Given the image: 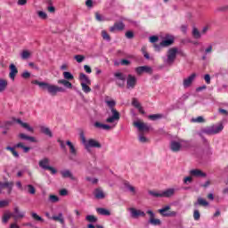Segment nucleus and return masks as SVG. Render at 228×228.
Instances as JSON below:
<instances>
[{
	"label": "nucleus",
	"instance_id": "1",
	"mask_svg": "<svg viewBox=\"0 0 228 228\" xmlns=\"http://www.w3.org/2000/svg\"><path fill=\"white\" fill-rule=\"evenodd\" d=\"M32 85H37V86L41 87L42 90H46L50 95L53 97L58 94V92L64 93L65 88L60 87L55 85H52L46 82H40L38 80H33Z\"/></svg>",
	"mask_w": 228,
	"mask_h": 228
},
{
	"label": "nucleus",
	"instance_id": "2",
	"mask_svg": "<svg viewBox=\"0 0 228 228\" xmlns=\"http://www.w3.org/2000/svg\"><path fill=\"white\" fill-rule=\"evenodd\" d=\"M79 136H80L81 143L84 144V147L86 151H87V152H90L91 149H101V147H102L101 142H99V141L95 139H89L88 141H86V137L85 136V132L83 131L79 133Z\"/></svg>",
	"mask_w": 228,
	"mask_h": 228
},
{
	"label": "nucleus",
	"instance_id": "3",
	"mask_svg": "<svg viewBox=\"0 0 228 228\" xmlns=\"http://www.w3.org/2000/svg\"><path fill=\"white\" fill-rule=\"evenodd\" d=\"M105 102L107 106H109L112 113V116L109 117L106 119L107 124H113V122H118L120 120V113L117 111V109H115V106H117V102H115V100H106Z\"/></svg>",
	"mask_w": 228,
	"mask_h": 228
},
{
	"label": "nucleus",
	"instance_id": "4",
	"mask_svg": "<svg viewBox=\"0 0 228 228\" xmlns=\"http://www.w3.org/2000/svg\"><path fill=\"white\" fill-rule=\"evenodd\" d=\"M222 131H224V125L222 123L218 125H213L211 126H207L201 129V133L208 135L218 134V133H222Z\"/></svg>",
	"mask_w": 228,
	"mask_h": 228
},
{
	"label": "nucleus",
	"instance_id": "5",
	"mask_svg": "<svg viewBox=\"0 0 228 228\" xmlns=\"http://www.w3.org/2000/svg\"><path fill=\"white\" fill-rule=\"evenodd\" d=\"M190 145H191L190 141H184V140H180V142L171 141L170 150L173 152H179V151H181V147H184L185 149H189Z\"/></svg>",
	"mask_w": 228,
	"mask_h": 228
},
{
	"label": "nucleus",
	"instance_id": "6",
	"mask_svg": "<svg viewBox=\"0 0 228 228\" xmlns=\"http://www.w3.org/2000/svg\"><path fill=\"white\" fill-rule=\"evenodd\" d=\"M175 193V189H167L162 192H158V191H149V195H151V197H155L156 199H159L161 197H172Z\"/></svg>",
	"mask_w": 228,
	"mask_h": 228
},
{
	"label": "nucleus",
	"instance_id": "7",
	"mask_svg": "<svg viewBox=\"0 0 228 228\" xmlns=\"http://www.w3.org/2000/svg\"><path fill=\"white\" fill-rule=\"evenodd\" d=\"M177 53H179V49L173 47L167 51V58L164 60L165 63L167 65H173L174 61H175V58H177Z\"/></svg>",
	"mask_w": 228,
	"mask_h": 228
},
{
	"label": "nucleus",
	"instance_id": "8",
	"mask_svg": "<svg viewBox=\"0 0 228 228\" xmlns=\"http://www.w3.org/2000/svg\"><path fill=\"white\" fill-rule=\"evenodd\" d=\"M12 218H13L14 222H19V220H22L24 216H26V212L20 211L19 207H15L13 208V212L11 213Z\"/></svg>",
	"mask_w": 228,
	"mask_h": 228
},
{
	"label": "nucleus",
	"instance_id": "9",
	"mask_svg": "<svg viewBox=\"0 0 228 228\" xmlns=\"http://www.w3.org/2000/svg\"><path fill=\"white\" fill-rule=\"evenodd\" d=\"M203 148L200 152H202L203 156H209L211 154V147L209 146V141L206 137L202 136Z\"/></svg>",
	"mask_w": 228,
	"mask_h": 228
},
{
	"label": "nucleus",
	"instance_id": "10",
	"mask_svg": "<svg viewBox=\"0 0 228 228\" xmlns=\"http://www.w3.org/2000/svg\"><path fill=\"white\" fill-rule=\"evenodd\" d=\"M172 44H174V37H170L169 38L164 39L159 45L155 44L154 47L156 51H159L161 47H168V45H172Z\"/></svg>",
	"mask_w": 228,
	"mask_h": 228
},
{
	"label": "nucleus",
	"instance_id": "11",
	"mask_svg": "<svg viewBox=\"0 0 228 228\" xmlns=\"http://www.w3.org/2000/svg\"><path fill=\"white\" fill-rule=\"evenodd\" d=\"M159 213L162 216H177V212L170 211V206H168V205L160 208V209H159Z\"/></svg>",
	"mask_w": 228,
	"mask_h": 228
},
{
	"label": "nucleus",
	"instance_id": "12",
	"mask_svg": "<svg viewBox=\"0 0 228 228\" xmlns=\"http://www.w3.org/2000/svg\"><path fill=\"white\" fill-rule=\"evenodd\" d=\"M14 184L15 183H13V182L3 183L0 181V191H3V190H4V188H6L8 195H12V191H13Z\"/></svg>",
	"mask_w": 228,
	"mask_h": 228
},
{
	"label": "nucleus",
	"instance_id": "13",
	"mask_svg": "<svg viewBox=\"0 0 228 228\" xmlns=\"http://www.w3.org/2000/svg\"><path fill=\"white\" fill-rule=\"evenodd\" d=\"M114 77L118 79V82H117L118 86L122 88L126 83V75L121 72H117L114 74Z\"/></svg>",
	"mask_w": 228,
	"mask_h": 228
},
{
	"label": "nucleus",
	"instance_id": "14",
	"mask_svg": "<svg viewBox=\"0 0 228 228\" xmlns=\"http://www.w3.org/2000/svg\"><path fill=\"white\" fill-rule=\"evenodd\" d=\"M136 82H137L136 77L129 74L126 78V88L128 90L129 89L133 90V88L136 86Z\"/></svg>",
	"mask_w": 228,
	"mask_h": 228
},
{
	"label": "nucleus",
	"instance_id": "15",
	"mask_svg": "<svg viewBox=\"0 0 228 228\" xmlns=\"http://www.w3.org/2000/svg\"><path fill=\"white\" fill-rule=\"evenodd\" d=\"M13 122H17V124H20L23 129H26L28 131V133H35V129L32 126H29V124L24 123L20 118H12Z\"/></svg>",
	"mask_w": 228,
	"mask_h": 228
},
{
	"label": "nucleus",
	"instance_id": "16",
	"mask_svg": "<svg viewBox=\"0 0 228 228\" xmlns=\"http://www.w3.org/2000/svg\"><path fill=\"white\" fill-rule=\"evenodd\" d=\"M134 126L140 131V133H142V131H150L151 126H149L147 124L140 121H135L134 123Z\"/></svg>",
	"mask_w": 228,
	"mask_h": 228
},
{
	"label": "nucleus",
	"instance_id": "17",
	"mask_svg": "<svg viewBox=\"0 0 228 228\" xmlns=\"http://www.w3.org/2000/svg\"><path fill=\"white\" fill-rule=\"evenodd\" d=\"M135 72L139 76L143 74V72H146V74H152V68L149 66H140L135 68Z\"/></svg>",
	"mask_w": 228,
	"mask_h": 228
},
{
	"label": "nucleus",
	"instance_id": "18",
	"mask_svg": "<svg viewBox=\"0 0 228 228\" xmlns=\"http://www.w3.org/2000/svg\"><path fill=\"white\" fill-rule=\"evenodd\" d=\"M94 126L96 127V129H103V131H111V129L115 127V125L110 126V125L102 124L99 121H96L94 122Z\"/></svg>",
	"mask_w": 228,
	"mask_h": 228
},
{
	"label": "nucleus",
	"instance_id": "19",
	"mask_svg": "<svg viewBox=\"0 0 228 228\" xmlns=\"http://www.w3.org/2000/svg\"><path fill=\"white\" fill-rule=\"evenodd\" d=\"M132 218H139V216H145V212L138 210L134 208H129Z\"/></svg>",
	"mask_w": 228,
	"mask_h": 228
},
{
	"label": "nucleus",
	"instance_id": "20",
	"mask_svg": "<svg viewBox=\"0 0 228 228\" xmlns=\"http://www.w3.org/2000/svg\"><path fill=\"white\" fill-rule=\"evenodd\" d=\"M197 77V74L192 73L191 76H189L187 78L183 79V87L189 88V86H191V83L195 80V77Z\"/></svg>",
	"mask_w": 228,
	"mask_h": 228
},
{
	"label": "nucleus",
	"instance_id": "21",
	"mask_svg": "<svg viewBox=\"0 0 228 228\" xmlns=\"http://www.w3.org/2000/svg\"><path fill=\"white\" fill-rule=\"evenodd\" d=\"M94 198L97 199V200H102V199L106 198V194H104V191L101 188H96L94 191Z\"/></svg>",
	"mask_w": 228,
	"mask_h": 228
},
{
	"label": "nucleus",
	"instance_id": "22",
	"mask_svg": "<svg viewBox=\"0 0 228 228\" xmlns=\"http://www.w3.org/2000/svg\"><path fill=\"white\" fill-rule=\"evenodd\" d=\"M126 28L123 22L115 23L114 26L110 28V31L114 33V31H122Z\"/></svg>",
	"mask_w": 228,
	"mask_h": 228
},
{
	"label": "nucleus",
	"instance_id": "23",
	"mask_svg": "<svg viewBox=\"0 0 228 228\" xmlns=\"http://www.w3.org/2000/svg\"><path fill=\"white\" fill-rule=\"evenodd\" d=\"M190 175H191V177H206L207 175L200 169H191Z\"/></svg>",
	"mask_w": 228,
	"mask_h": 228
},
{
	"label": "nucleus",
	"instance_id": "24",
	"mask_svg": "<svg viewBox=\"0 0 228 228\" xmlns=\"http://www.w3.org/2000/svg\"><path fill=\"white\" fill-rule=\"evenodd\" d=\"M18 136L20 138V140H27L28 142H31V143H37V142H38L36 137L26 135V134L21 133L19 134Z\"/></svg>",
	"mask_w": 228,
	"mask_h": 228
},
{
	"label": "nucleus",
	"instance_id": "25",
	"mask_svg": "<svg viewBox=\"0 0 228 228\" xmlns=\"http://www.w3.org/2000/svg\"><path fill=\"white\" fill-rule=\"evenodd\" d=\"M49 163H51V160L48 158H44L43 159L39 160V167L43 170H47V167H49Z\"/></svg>",
	"mask_w": 228,
	"mask_h": 228
},
{
	"label": "nucleus",
	"instance_id": "26",
	"mask_svg": "<svg viewBox=\"0 0 228 228\" xmlns=\"http://www.w3.org/2000/svg\"><path fill=\"white\" fill-rule=\"evenodd\" d=\"M9 69H10L9 77H11L12 79H15V76L19 74V69H17V67L15 66V64H11Z\"/></svg>",
	"mask_w": 228,
	"mask_h": 228
},
{
	"label": "nucleus",
	"instance_id": "27",
	"mask_svg": "<svg viewBox=\"0 0 228 228\" xmlns=\"http://www.w3.org/2000/svg\"><path fill=\"white\" fill-rule=\"evenodd\" d=\"M61 175L63 179H72L74 180V175H72V172L69 169H65L61 171Z\"/></svg>",
	"mask_w": 228,
	"mask_h": 228
},
{
	"label": "nucleus",
	"instance_id": "28",
	"mask_svg": "<svg viewBox=\"0 0 228 228\" xmlns=\"http://www.w3.org/2000/svg\"><path fill=\"white\" fill-rule=\"evenodd\" d=\"M52 220L54 222H60L61 225H65V219L63 218V213H59L57 216H52Z\"/></svg>",
	"mask_w": 228,
	"mask_h": 228
},
{
	"label": "nucleus",
	"instance_id": "29",
	"mask_svg": "<svg viewBox=\"0 0 228 228\" xmlns=\"http://www.w3.org/2000/svg\"><path fill=\"white\" fill-rule=\"evenodd\" d=\"M79 79L81 83H84L85 85H92V80L86 76L85 73H80Z\"/></svg>",
	"mask_w": 228,
	"mask_h": 228
},
{
	"label": "nucleus",
	"instance_id": "30",
	"mask_svg": "<svg viewBox=\"0 0 228 228\" xmlns=\"http://www.w3.org/2000/svg\"><path fill=\"white\" fill-rule=\"evenodd\" d=\"M40 131L43 133V134H45V136H48L49 138H53V132L51 129L47 126H40Z\"/></svg>",
	"mask_w": 228,
	"mask_h": 228
},
{
	"label": "nucleus",
	"instance_id": "31",
	"mask_svg": "<svg viewBox=\"0 0 228 228\" xmlns=\"http://www.w3.org/2000/svg\"><path fill=\"white\" fill-rule=\"evenodd\" d=\"M66 145H68V147H69V152L72 156H77V151L76 150V147L74 146L72 142L67 141Z\"/></svg>",
	"mask_w": 228,
	"mask_h": 228
},
{
	"label": "nucleus",
	"instance_id": "32",
	"mask_svg": "<svg viewBox=\"0 0 228 228\" xmlns=\"http://www.w3.org/2000/svg\"><path fill=\"white\" fill-rule=\"evenodd\" d=\"M124 186L127 190V191H130V193H133V195L136 194V188H134V186L131 185V183H129V182L126 181L124 183Z\"/></svg>",
	"mask_w": 228,
	"mask_h": 228
},
{
	"label": "nucleus",
	"instance_id": "33",
	"mask_svg": "<svg viewBox=\"0 0 228 228\" xmlns=\"http://www.w3.org/2000/svg\"><path fill=\"white\" fill-rule=\"evenodd\" d=\"M96 211L98 215H102V216H110V215H111V212H110V210L103 208H96Z\"/></svg>",
	"mask_w": 228,
	"mask_h": 228
},
{
	"label": "nucleus",
	"instance_id": "34",
	"mask_svg": "<svg viewBox=\"0 0 228 228\" xmlns=\"http://www.w3.org/2000/svg\"><path fill=\"white\" fill-rule=\"evenodd\" d=\"M6 88H8V80L0 78V94H3Z\"/></svg>",
	"mask_w": 228,
	"mask_h": 228
},
{
	"label": "nucleus",
	"instance_id": "35",
	"mask_svg": "<svg viewBox=\"0 0 228 228\" xmlns=\"http://www.w3.org/2000/svg\"><path fill=\"white\" fill-rule=\"evenodd\" d=\"M24 189L27 190L28 193L30 195H35V193H37V189H35V186L31 184L26 185Z\"/></svg>",
	"mask_w": 228,
	"mask_h": 228
},
{
	"label": "nucleus",
	"instance_id": "36",
	"mask_svg": "<svg viewBox=\"0 0 228 228\" xmlns=\"http://www.w3.org/2000/svg\"><path fill=\"white\" fill-rule=\"evenodd\" d=\"M21 60H29L31 58V53L28 50H23L20 53Z\"/></svg>",
	"mask_w": 228,
	"mask_h": 228
},
{
	"label": "nucleus",
	"instance_id": "37",
	"mask_svg": "<svg viewBox=\"0 0 228 228\" xmlns=\"http://www.w3.org/2000/svg\"><path fill=\"white\" fill-rule=\"evenodd\" d=\"M5 149H6V151H10L12 152V156H14V158H17V159L20 158L19 152L17 151H15V149H17V148H15V146H13V147L7 146Z\"/></svg>",
	"mask_w": 228,
	"mask_h": 228
},
{
	"label": "nucleus",
	"instance_id": "38",
	"mask_svg": "<svg viewBox=\"0 0 228 228\" xmlns=\"http://www.w3.org/2000/svg\"><path fill=\"white\" fill-rule=\"evenodd\" d=\"M148 118L152 121L159 120L163 118V114H151L148 116Z\"/></svg>",
	"mask_w": 228,
	"mask_h": 228
},
{
	"label": "nucleus",
	"instance_id": "39",
	"mask_svg": "<svg viewBox=\"0 0 228 228\" xmlns=\"http://www.w3.org/2000/svg\"><path fill=\"white\" fill-rule=\"evenodd\" d=\"M59 85H63L66 88H72V83H70L69 80L61 79L58 81Z\"/></svg>",
	"mask_w": 228,
	"mask_h": 228
},
{
	"label": "nucleus",
	"instance_id": "40",
	"mask_svg": "<svg viewBox=\"0 0 228 228\" xmlns=\"http://www.w3.org/2000/svg\"><path fill=\"white\" fill-rule=\"evenodd\" d=\"M13 126V121H5L3 125L0 126V129H10Z\"/></svg>",
	"mask_w": 228,
	"mask_h": 228
},
{
	"label": "nucleus",
	"instance_id": "41",
	"mask_svg": "<svg viewBox=\"0 0 228 228\" xmlns=\"http://www.w3.org/2000/svg\"><path fill=\"white\" fill-rule=\"evenodd\" d=\"M63 77L67 81H72V79H74V75H72V73H70L69 71H64Z\"/></svg>",
	"mask_w": 228,
	"mask_h": 228
},
{
	"label": "nucleus",
	"instance_id": "42",
	"mask_svg": "<svg viewBox=\"0 0 228 228\" xmlns=\"http://www.w3.org/2000/svg\"><path fill=\"white\" fill-rule=\"evenodd\" d=\"M197 204H199V206H209V202H208L206 200L202 199V198H198L197 203H195V206H197Z\"/></svg>",
	"mask_w": 228,
	"mask_h": 228
},
{
	"label": "nucleus",
	"instance_id": "43",
	"mask_svg": "<svg viewBox=\"0 0 228 228\" xmlns=\"http://www.w3.org/2000/svg\"><path fill=\"white\" fill-rule=\"evenodd\" d=\"M49 202L52 204H56V202L60 201V198L56 195L51 194L48 198Z\"/></svg>",
	"mask_w": 228,
	"mask_h": 228
},
{
	"label": "nucleus",
	"instance_id": "44",
	"mask_svg": "<svg viewBox=\"0 0 228 228\" xmlns=\"http://www.w3.org/2000/svg\"><path fill=\"white\" fill-rule=\"evenodd\" d=\"M192 37L196 39H199L202 37L199 29L195 27L192 28Z\"/></svg>",
	"mask_w": 228,
	"mask_h": 228
},
{
	"label": "nucleus",
	"instance_id": "45",
	"mask_svg": "<svg viewBox=\"0 0 228 228\" xmlns=\"http://www.w3.org/2000/svg\"><path fill=\"white\" fill-rule=\"evenodd\" d=\"M81 86L85 94H90V92H92V88L88 86V84L81 83Z\"/></svg>",
	"mask_w": 228,
	"mask_h": 228
},
{
	"label": "nucleus",
	"instance_id": "46",
	"mask_svg": "<svg viewBox=\"0 0 228 228\" xmlns=\"http://www.w3.org/2000/svg\"><path fill=\"white\" fill-rule=\"evenodd\" d=\"M86 220H87V222H91V224H95L97 222V217L92 215H88L86 216Z\"/></svg>",
	"mask_w": 228,
	"mask_h": 228
},
{
	"label": "nucleus",
	"instance_id": "47",
	"mask_svg": "<svg viewBox=\"0 0 228 228\" xmlns=\"http://www.w3.org/2000/svg\"><path fill=\"white\" fill-rule=\"evenodd\" d=\"M102 37L103 40H106L107 42H111V37L108 35V32H106V30L102 31Z\"/></svg>",
	"mask_w": 228,
	"mask_h": 228
},
{
	"label": "nucleus",
	"instance_id": "48",
	"mask_svg": "<svg viewBox=\"0 0 228 228\" xmlns=\"http://www.w3.org/2000/svg\"><path fill=\"white\" fill-rule=\"evenodd\" d=\"M150 224H151V225H161V220L151 217L150 218Z\"/></svg>",
	"mask_w": 228,
	"mask_h": 228
},
{
	"label": "nucleus",
	"instance_id": "49",
	"mask_svg": "<svg viewBox=\"0 0 228 228\" xmlns=\"http://www.w3.org/2000/svg\"><path fill=\"white\" fill-rule=\"evenodd\" d=\"M10 218H12V213L8 212V213H5L3 216V223L4 224H7L8 221L10 220Z\"/></svg>",
	"mask_w": 228,
	"mask_h": 228
},
{
	"label": "nucleus",
	"instance_id": "50",
	"mask_svg": "<svg viewBox=\"0 0 228 228\" xmlns=\"http://www.w3.org/2000/svg\"><path fill=\"white\" fill-rule=\"evenodd\" d=\"M31 216H32V218H34V220H37V222H44V218H42L40 216H38L35 212L31 213Z\"/></svg>",
	"mask_w": 228,
	"mask_h": 228
},
{
	"label": "nucleus",
	"instance_id": "51",
	"mask_svg": "<svg viewBox=\"0 0 228 228\" xmlns=\"http://www.w3.org/2000/svg\"><path fill=\"white\" fill-rule=\"evenodd\" d=\"M139 142H141V143H147V142H149V139H147V137H145L142 133H140Z\"/></svg>",
	"mask_w": 228,
	"mask_h": 228
},
{
	"label": "nucleus",
	"instance_id": "52",
	"mask_svg": "<svg viewBox=\"0 0 228 228\" xmlns=\"http://www.w3.org/2000/svg\"><path fill=\"white\" fill-rule=\"evenodd\" d=\"M74 59L77 61V63H83V61H85V56L83 55H75Z\"/></svg>",
	"mask_w": 228,
	"mask_h": 228
},
{
	"label": "nucleus",
	"instance_id": "53",
	"mask_svg": "<svg viewBox=\"0 0 228 228\" xmlns=\"http://www.w3.org/2000/svg\"><path fill=\"white\" fill-rule=\"evenodd\" d=\"M86 181H88L89 183H92L93 184H97V183H99V180L97 178H92L90 176L86 177Z\"/></svg>",
	"mask_w": 228,
	"mask_h": 228
},
{
	"label": "nucleus",
	"instance_id": "54",
	"mask_svg": "<svg viewBox=\"0 0 228 228\" xmlns=\"http://www.w3.org/2000/svg\"><path fill=\"white\" fill-rule=\"evenodd\" d=\"M37 15L40 19L45 20L47 19V13H45L44 11H39L37 12Z\"/></svg>",
	"mask_w": 228,
	"mask_h": 228
},
{
	"label": "nucleus",
	"instance_id": "55",
	"mask_svg": "<svg viewBox=\"0 0 228 228\" xmlns=\"http://www.w3.org/2000/svg\"><path fill=\"white\" fill-rule=\"evenodd\" d=\"M58 143H60V147L62 151L67 150V146L65 145V142H63L61 139H58Z\"/></svg>",
	"mask_w": 228,
	"mask_h": 228
},
{
	"label": "nucleus",
	"instance_id": "56",
	"mask_svg": "<svg viewBox=\"0 0 228 228\" xmlns=\"http://www.w3.org/2000/svg\"><path fill=\"white\" fill-rule=\"evenodd\" d=\"M132 105L134 107V108H140V106H142L140 104V102H138V100L136 98H134L133 101H132Z\"/></svg>",
	"mask_w": 228,
	"mask_h": 228
},
{
	"label": "nucleus",
	"instance_id": "57",
	"mask_svg": "<svg viewBox=\"0 0 228 228\" xmlns=\"http://www.w3.org/2000/svg\"><path fill=\"white\" fill-rule=\"evenodd\" d=\"M21 77H23V79H29V77H31V73H29V71H24L21 74Z\"/></svg>",
	"mask_w": 228,
	"mask_h": 228
},
{
	"label": "nucleus",
	"instance_id": "58",
	"mask_svg": "<svg viewBox=\"0 0 228 228\" xmlns=\"http://www.w3.org/2000/svg\"><path fill=\"white\" fill-rule=\"evenodd\" d=\"M10 201L8 200H1L0 201V208H6V206H9Z\"/></svg>",
	"mask_w": 228,
	"mask_h": 228
},
{
	"label": "nucleus",
	"instance_id": "59",
	"mask_svg": "<svg viewBox=\"0 0 228 228\" xmlns=\"http://www.w3.org/2000/svg\"><path fill=\"white\" fill-rule=\"evenodd\" d=\"M193 218L194 220H200V212L199 210H194Z\"/></svg>",
	"mask_w": 228,
	"mask_h": 228
},
{
	"label": "nucleus",
	"instance_id": "60",
	"mask_svg": "<svg viewBox=\"0 0 228 228\" xmlns=\"http://www.w3.org/2000/svg\"><path fill=\"white\" fill-rule=\"evenodd\" d=\"M192 122H197L198 124H200L204 122V118L202 116H200L196 118H192Z\"/></svg>",
	"mask_w": 228,
	"mask_h": 228
},
{
	"label": "nucleus",
	"instance_id": "61",
	"mask_svg": "<svg viewBox=\"0 0 228 228\" xmlns=\"http://www.w3.org/2000/svg\"><path fill=\"white\" fill-rule=\"evenodd\" d=\"M158 40H159V37H158V36L150 37V42L151 44H156V42H158Z\"/></svg>",
	"mask_w": 228,
	"mask_h": 228
},
{
	"label": "nucleus",
	"instance_id": "62",
	"mask_svg": "<svg viewBox=\"0 0 228 228\" xmlns=\"http://www.w3.org/2000/svg\"><path fill=\"white\" fill-rule=\"evenodd\" d=\"M126 37L128 39L134 38V33H133V31H126Z\"/></svg>",
	"mask_w": 228,
	"mask_h": 228
},
{
	"label": "nucleus",
	"instance_id": "63",
	"mask_svg": "<svg viewBox=\"0 0 228 228\" xmlns=\"http://www.w3.org/2000/svg\"><path fill=\"white\" fill-rule=\"evenodd\" d=\"M120 64L124 66H127V65H131V61H129V60L123 59L121 60Z\"/></svg>",
	"mask_w": 228,
	"mask_h": 228
},
{
	"label": "nucleus",
	"instance_id": "64",
	"mask_svg": "<svg viewBox=\"0 0 228 228\" xmlns=\"http://www.w3.org/2000/svg\"><path fill=\"white\" fill-rule=\"evenodd\" d=\"M218 12H228V5L218 7Z\"/></svg>",
	"mask_w": 228,
	"mask_h": 228
}]
</instances>
